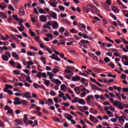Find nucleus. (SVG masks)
I'll use <instances>...</instances> for the list:
<instances>
[{
  "mask_svg": "<svg viewBox=\"0 0 128 128\" xmlns=\"http://www.w3.org/2000/svg\"><path fill=\"white\" fill-rule=\"evenodd\" d=\"M74 92L77 94H80V98H84L86 96L87 94H90V90L86 89V87L83 88H80V86H76L74 88Z\"/></svg>",
  "mask_w": 128,
  "mask_h": 128,
  "instance_id": "obj_1",
  "label": "nucleus"
},
{
  "mask_svg": "<svg viewBox=\"0 0 128 128\" xmlns=\"http://www.w3.org/2000/svg\"><path fill=\"white\" fill-rule=\"evenodd\" d=\"M104 110L106 112L110 118H114V113L112 112H114V108H112V106H108L104 108Z\"/></svg>",
  "mask_w": 128,
  "mask_h": 128,
  "instance_id": "obj_2",
  "label": "nucleus"
},
{
  "mask_svg": "<svg viewBox=\"0 0 128 128\" xmlns=\"http://www.w3.org/2000/svg\"><path fill=\"white\" fill-rule=\"evenodd\" d=\"M115 106H117V108L118 110H124V108H128V104H122V102H117L116 103H114Z\"/></svg>",
  "mask_w": 128,
  "mask_h": 128,
  "instance_id": "obj_3",
  "label": "nucleus"
},
{
  "mask_svg": "<svg viewBox=\"0 0 128 128\" xmlns=\"http://www.w3.org/2000/svg\"><path fill=\"white\" fill-rule=\"evenodd\" d=\"M12 57V54L10 52H5V54H3L2 56V60H4V62H8V60H10V58Z\"/></svg>",
  "mask_w": 128,
  "mask_h": 128,
  "instance_id": "obj_4",
  "label": "nucleus"
},
{
  "mask_svg": "<svg viewBox=\"0 0 128 128\" xmlns=\"http://www.w3.org/2000/svg\"><path fill=\"white\" fill-rule=\"evenodd\" d=\"M122 62L126 66H128V56L126 55H123L122 58Z\"/></svg>",
  "mask_w": 128,
  "mask_h": 128,
  "instance_id": "obj_5",
  "label": "nucleus"
},
{
  "mask_svg": "<svg viewBox=\"0 0 128 128\" xmlns=\"http://www.w3.org/2000/svg\"><path fill=\"white\" fill-rule=\"evenodd\" d=\"M22 96L23 98H27L30 100V92H26L22 94Z\"/></svg>",
  "mask_w": 128,
  "mask_h": 128,
  "instance_id": "obj_6",
  "label": "nucleus"
},
{
  "mask_svg": "<svg viewBox=\"0 0 128 128\" xmlns=\"http://www.w3.org/2000/svg\"><path fill=\"white\" fill-rule=\"evenodd\" d=\"M94 96L96 100H98L99 98H100V100H102V102H104V100H106V98H104V94H101L100 96L98 94H96L94 95Z\"/></svg>",
  "mask_w": 128,
  "mask_h": 128,
  "instance_id": "obj_7",
  "label": "nucleus"
},
{
  "mask_svg": "<svg viewBox=\"0 0 128 128\" xmlns=\"http://www.w3.org/2000/svg\"><path fill=\"white\" fill-rule=\"evenodd\" d=\"M86 8L89 12H92V8L96 10H98V8H96V7L94 6V5L92 4H88L86 6Z\"/></svg>",
  "mask_w": 128,
  "mask_h": 128,
  "instance_id": "obj_8",
  "label": "nucleus"
},
{
  "mask_svg": "<svg viewBox=\"0 0 128 128\" xmlns=\"http://www.w3.org/2000/svg\"><path fill=\"white\" fill-rule=\"evenodd\" d=\"M90 120L94 122V124H98V120L94 116L92 115H90Z\"/></svg>",
  "mask_w": 128,
  "mask_h": 128,
  "instance_id": "obj_9",
  "label": "nucleus"
},
{
  "mask_svg": "<svg viewBox=\"0 0 128 128\" xmlns=\"http://www.w3.org/2000/svg\"><path fill=\"white\" fill-rule=\"evenodd\" d=\"M40 22H46V20H48V18H46V16L44 15H41L40 18Z\"/></svg>",
  "mask_w": 128,
  "mask_h": 128,
  "instance_id": "obj_10",
  "label": "nucleus"
},
{
  "mask_svg": "<svg viewBox=\"0 0 128 128\" xmlns=\"http://www.w3.org/2000/svg\"><path fill=\"white\" fill-rule=\"evenodd\" d=\"M72 82H78V80H80V76L78 75H75L72 76Z\"/></svg>",
  "mask_w": 128,
  "mask_h": 128,
  "instance_id": "obj_11",
  "label": "nucleus"
},
{
  "mask_svg": "<svg viewBox=\"0 0 128 128\" xmlns=\"http://www.w3.org/2000/svg\"><path fill=\"white\" fill-rule=\"evenodd\" d=\"M60 90H62V92H66L68 90V87L66 84H62L60 86Z\"/></svg>",
  "mask_w": 128,
  "mask_h": 128,
  "instance_id": "obj_12",
  "label": "nucleus"
},
{
  "mask_svg": "<svg viewBox=\"0 0 128 128\" xmlns=\"http://www.w3.org/2000/svg\"><path fill=\"white\" fill-rule=\"evenodd\" d=\"M50 58L52 60H54L57 62H60V58L58 56L56 57V54H52V56H50Z\"/></svg>",
  "mask_w": 128,
  "mask_h": 128,
  "instance_id": "obj_13",
  "label": "nucleus"
},
{
  "mask_svg": "<svg viewBox=\"0 0 128 128\" xmlns=\"http://www.w3.org/2000/svg\"><path fill=\"white\" fill-rule=\"evenodd\" d=\"M59 93L60 94L58 95V98H62L64 100H66L67 98L64 96V93L62 92L61 90H59Z\"/></svg>",
  "mask_w": 128,
  "mask_h": 128,
  "instance_id": "obj_14",
  "label": "nucleus"
},
{
  "mask_svg": "<svg viewBox=\"0 0 128 128\" xmlns=\"http://www.w3.org/2000/svg\"><path fill=\"white\" fill-rule=\"evenodd\" d=\"M90 44V42L88 40H82L80 41V42L79 43V45L80 46V48H82V44Z\"/></svg>",
  "mask_w": 128,
  "mask_h": 128,
  "instance_id": "obj_15",
  "label": "nucleus"
},
{
  "mask_svg": "<svg viewBox=\"0 0 128 128\" xmlns=\"http://www.w3.org/2000/svg\"><path fill=\"white\" fill-rule=\"evenodd\" d=\"M14 104H17V105L22 104V103H20V98H16L14 99Z\"/></svg>",
  "mask_w": 128,
  "mask_h": 128,
  "instance_id": "obj_16",
  "label": "nucleus"
},
{
  "mask_svg": "<svg viewBox=\"0 0 128 128\" xmlns=\"http://www.w3.org/2000/svg\"><path fill=\"white\" fill-rule=\"evenodd\" d=\"M91 100H94V97L92 95H89L87 96L86 98V101L88 102H90Z\"/></svg>",
  "mask_w": 128,
  "mask_h": 128,
  "instance_id": "obj_17",
  "label": "nucleus"
},
{
  "mask_svg": "<svg viewBox=\"0 0 128 128\" xmlns=\"http://www.w3.org/2000/svg\"><path fill=\"white\" fill-rule=\"evenodd\" d=\"M89 56H90L92 58H93V60H96V62H98V56H96V55L94 54L90 53L89 54Z\"/></svg>",
  "mask_w": 128,
  "mask_h": 128,
  "instance_id": "obj_18",
  "label": "nucleus"
},
{
  "mask_svg": "<svg viewBox=\"0 0 128 128\" xmlns=\"http://www.w3.org/2000/svg\"><path fill=\"white\" fill-rule=\"evenodd\" d=\"M28 114L24 115V122L25 124H26V125H28Z\"/></svg>",
  "mask_w": 128,
  "mask_h": 128,
  "instance_id": "obj_19",
  "label": "nucleus"
},
{
  "mask_svg": "<svg viewBox=\"0 0 128 128\" xmlns=\"http://www.w3.org/2000/svg\"><path fill=\"white\" fill-rule=\"evenodd\" d=\"M27 54L28 56H36V52H27Z\"/></svg>",
  "mask_w": 128,
  "mask_h": 128,
  "instance_id": "obj_20",
  "label": "nucleus"
},
{
  "mask_svg": "<svg viewBox=\"0 0 128 128\" xmlns=\"http://www.w3.org/2000/svg\"><path fill=\"white\" fill-rule=\"evenodd\" d=\"M80 28L84 30H82V32H86V34H88V31H86V26L84 24H80Z\"/></svg>",
  "mask_w": 128,
  "mask_h": 128,
  "instance_id": "obj_21",
  "label": "nucleus"
},
{
  "mask_svg": "<svg viewBox=\"0 0 128 128\" xmlns=\"http://www.w3.org/2000/svg\"><path fill=\"white\" fill-rule=\"evenodd\" d=\"M48 102H46V104H48V106H52L54 104V101H52V98H48Z\"/></svg>",
  "mask_w": 128,
  "mask_h": 128,
  "instance_id": "obj_22",
  "label": "nucleus"
},
{
  "mask_svg": "<svg viewBox=\"0 0 128 128\" xmlns=\"http://www.w3.org/2000/svg\"><path fill=\"white\" fill-rule=\"evenodd\" d=\"M44 82V84L46 86H48L50 84V80H47L46 79H43Z\"/></svg>",
  "mask_w": 128,
  "mask_h": 128,
  "instance_id": "obj_23",
  "label": "nucleus"
},
{
  "mask_svg": "<svg viewBox=\"0 0 128 128\" xmlns=\"http://www.w3.org/2000/svg\"><path fill=\"white\" fill-rule=\"evenodd\" d=\"M58 24L56 22H54L52 24V28H54V30H58Z\"/></svg>",
  "mask_w": 128,
  "mask_h": 128,
  "instance_id": "obj_24",
  "label": "nucleus"
},
{
  "mask_svg": "<svg viewBox=\"0 0 128 128\" xmlns=\"http://www.w3.org/2000/svg\"><path fill=\"white\" fill-rule=\"evenodd\" d=\"M52 82H54V84H62V82H60V80H59L56 79V80H51Z\"/></svg>",
  "mask_w": 128,
  "mask_h": 128,
  "instance_id": "obj_25",
  "label": "nucleus"
},
{
  "mask_svg": "<svg viewBox=\"0 0 128 128\" xmlns=\"http://www.w3.org/2000/svg\"><path fill=\"white\" fill-rule=\"evenodd\" d=\"M112 10L116 14H118V12H120V10H118V8L114 6L112 7Z\"/></svg>",
  "mask_w": 128,
  "mask_h": 128,
  "instance_id": "obj_26",
  "label": "nucleus"
},
{
  "mask_svg": "<svg viewBox=\"0 0 128 128\" xmlns=\"http://www.w3.org/2000/svg\"><path fill=\"white\" fill-rule=\"evenodd\" d=\"M5 86L6 88L4 89V90H8L9 88H10V90H12V86L10 84H6L5 85Z\"/></svg>",
  "mask_w": 128,
  "mask_h": 128,
  "instance_id": "obj_27",
  "label": "nucleus"
},
{
  "mask_svg": "<svg viewBox=\"0 0 128 128\" xmlns=\"http://www.w3.org/2000/svg\"><path fill=\"white\" fill-rule=\"evenodd\" d=\"M114 98H110V101L111 102L113 106H116V108H118V105H114V104L118 102H120L118 101L117 100H116L115 102L114 101Z\"/></svg>",
  "mask_w": 128,
  "mask_h": 128,
  "instance_id": "obj_28",
  "label": "nucleus"
},
{
  "mask_svg": "<svg viewBox=\"0 0 128 128\" xmlns=\"http://www.w3.org/2000/svg\"><path fill=\"white\" fill-rule=\"evenodd\" d=\"M65 72H66V74H72V70L70 67V66H67V68H66V70H65Z\"/></svg>",
  "mask_w": 128,
  "mask_h": 128,
  "instance_id": "obj_29",
  "label": "nucleus"
},
{
  "mask_svg": "<svg viewBox=\"0 0 128 128\" xmlns=\"http://www.w3.org/2000/svg\"><path fill=\"white\" fill-rule=\"evenodd\" d=\"M108 30H110V32H116V28H114V26H109L108 27Z\"/></svg>",
  "mask_w": 128,
  "mask_h": 128,
  "instance_id": "obj_30",
  "label": "nucleus"
},
{
  "mask_svg": "<svg viewBox=\"0 0 128 128\" xmlns=\"http://www.w3.org/2000/svg\"><path fill=\"white\" fill-rule=\"evenodd\" d=\"M12 56L14 58H18V54L16 52H12Z\"/></svg>",
  "mask_w": 128,
  "mask_h": 128,
  "instance_id": "obj_31",
  "label": "nucleus"
},
{
  "mask_svg": "<svg viewBox=\"0 0 128 128\" xmlns=\"http://www.w3.org/2000/svg\"><path fill=\"white\" fill-rule=\"evenodd\" d=\"M11 66H14V68H16V62H15L14 61V60H10V62H9Z\"/></svg>",
  "mask_w": 128,
  "mask_h": 128,
  "instance_id": "obj_32",
  "label": "nucleus"
},
{
  "mask_svg": "<svg viewBox=\"0 0 128 128\" xmlns=\"http://www.w3.org/2000/svg\"><path fill=\"white\" fill-rule=\"evenodd\" d=\"M0 17L2 18H8V16H6V15L4 13L2 12H0Z\"/></svg>",
  "mask_w": 128,
  "mask_h": 128,
  "instance_id": "obj_33",
  "label": "nucleus"
},
{
  "mask_svg": "<svg viewBox=\"0 0 128 128\" xmlns=\"http://www.w3.org/2000/svg\"><path fill=\"white\" fill-rule=\"evenodd\" d=\"M44 50L46 52H48V54H52V51L48 46L45 47Z\"/></svg>",
  "mask_w": 128,
  "mask_h": 128,
  "instance_id": "obj_34",
  "label": "nucleus"
},
{
  "mask_svg": "<svg viewBox=\"0 0 128 128\" xmlns=\"http://www.w3.org/2000/svg\"><path fill=\"white\" fill-rule=\"evenodd\" d=\"M70 30L72 34H78V30H76L74 28H73Z\"/></svg>",
  "mask_w": 128,
  "mask_h": 128,
  "instance_id": "obj_35",
  "label": "nucleus"
},
{
  "mask_svg": "<svg viewBox=\"0 0 128 128\" xmlns=\"http://www.w3.org/2000/svg\"><path fill=\"white\" fill-rule=\"evenodd\" d=\"M40 60L44 64H46V58L42 56L40 58Z\"/></svg>",
  "mask_w": 128,
  "mask_h": 128,
  "instance_id": "obj_36",
  "label": "nucleus"
},
{
  "mask_svg": "<svg viewBox=\"0 0 128 128\" xmlns=\"http://www.w3.org/2000/svg\"><path fill=\"white\" fill-rule=\"evenodd\" d=\"M78 103L80 104H82L84 106L86 104V101H84V99H80Z\"/></svg>",
  "mask_w": 128,
  "mask_h": 128,
  "instance_id": "obj_37",
  "label": "nucleus"
},
{
  "mask_svg": "<svg viewBox=\"0 0 128 128\" xmlns=\"http://www.w3.org/2000/svg\"><path fill=\"white\" fill-rule=\"evenodd\" d=\"M48 76H49V78L50 80H52V78H54V74H52V73L51 72H47Z\"/></svg>",
  "mask_w": 128,
  "mask_h": 128,
  "instance_id": "obj_38",
  "label": "nucleus"
},
{
  "mask_svg": "<svg viewBox=\"0 0 128 128\" xmlns=\"http://www.w3.org/2000/svg\"><path fill=\"white\" fill-rule=\"evenodd\" d=\"M26 80L29 82V84H32V80H30V76H28L26 78Z\"/></svg>",
  "mask_w": 128,
  "mask_h": 128,
  "instance_id": "obj_39",
  "label": "nucleus"
},
{
  "mask_svg": "<svg viewBox=\"0 0 128 128\" xmlns=\"http://www.w3.org/2000/svg\"><path fill=\"white\" fill-rule=\"evenodd\" d=\"M4 92H8L10 96H12V94H14V92H12V91L11 90H4Z\"/></svg>",
  "mask_w": 128,
  "mask_h": 128,
  "instance_id": "obj_40",
  "label": "nucleus"
},
{
  "mask_svg": "<svg viewBox=\"0 0 128 128\" xmlns=\"http://www.w3.org/2000/svg\"><path fill=\"white\" fill-rule=\"evenodd\" d=\"M20 16H24V9H20L19 10Z\"/></svg>",
  "mask_w": 128,
  "mask_h": 128,
  "instance_id": "obj_41",
  "label": "nucleus"
},
{
  "mask_svg": "<svg viewBox=\"0 0 128 128\" xmlns=\"http://www.w3.org/2000/svg\"><path fill=\"white\" fill-rule=\"evenodd\" d=\"M0 8L4 10V8H6V6H4V3L0 4Z\"/></svg>",
  "mask_w": 128,
  "mask_h": 128,
  "instance_id": "obj_42",
  "label": "nucleus"
},
{
  "mask_svg": "<svg viewBox=\"0 0 128 128\" xmlns=\"http://www.w3.org/2000/svg\"><path fill=\"white\" fill-rule=\"evenodd\" d=\"M57 16L58 14H56V13L54 12L52 14V18H54V20H56L58 18Z\"/></svg>",
  "mask_w": 128,
  "mask_h": 128,
  "instance_id": "obj_43",
  "label": "nucleus"
},
{
  "mask_svg": "<svg viewBox=\"0 0 128 128\" xmlns=\"http://www.w3.org/2000/svg\"><path fill=\"white\" fill-rule=\"evenodd\" d=\"M66 118L69 121L72 120V118H74V117L72 116L70 114H68L67 116H66Z\"/></svg>",
  "mask_w": 128,
  "mask_h": 128,
  "instance_id": "obj_44",
  "label": "nucleus"
},
{
  "mask_svg": "<svg viewBox=\"0 0 128 128\" xmlns=\"http://www.w3.org/2000/svg\"><path fill=\"white\" fill-rule=\"evenodd\" d=\"M45 36H46L48 37V38H54V35L50 34H45Z\"/></svg>",
  "mask_w": 128,
  "mask_h": 128,
  "instance_id": "obj_45",
  "label": "nucleus"
},
{
  "mask_svg": "<svg viewBox=\"0 0 128 128\" xmlns=\"http://www.w3.org/2000/svg\"><path fill=\"white\" fill-rule=\"evenodd\" d=\"M35 40L36 42H38V44H41L42 41L40 40V36H35Z\"/></svg>",
  "mask_w": 128,
  "mask_h": 128,
  "instance_id": "obj_46",
  "label": "nucleus"
},
{
  "mask_svg": "<svg viewBox=\"0 0 128 128\" xmlns=\"http://www.w3.org/2000/svg\"><path fill=\"white\" fill-rule=\"evenodd\" d=\"M60 58H63V60H68V58L64 57V54L60 53Z\"/></svg>",
  "mask_w": 128,
  "mask_h": 128,
  "instance_id": "obj_47",
  "label": "nucleus"
},
{
  "mask_svg": "<svg viewBox=\"0 0 128 128\" xmlns=\"http://www.w3.org/2000/svg\"><path fill=\"white\" fill-rule=\"evenodd\" d=\"M53 120L56 122H60V120L59 118L55 117L53 118Z\"/></svg>",
  "mask_w": 128,
  "mask_h": 128,
  "instance_id": "obj_48",
  "label": "nucleus"
},
{
  "mask_svg": "<svg viewBox=\"0 0 128 128\" xmlns=\"http://www.w3.org/2000/svg\"><path fill=\"white\" fill-rule=\"evenodd\" d=\"M64 30H66V29L64 27H60L59 28V32L61 34H63V32H64Z\"/></svg>",
  "mask_w": 128,
  "mask_h": 128,
  "instance_id": "obj_49",
  "label": "nucleus"
},
{
  "mask_svg": "<svg viewBox=\"0 0 128 128\" xmlns=\"http://www.w3.org/2000/svg\"><path fill=\"white\" fill-rule=\"evenodd\" d=\"M16 68L18 70H22V65L20 64V63L16 62Z\"/></svg>",
  "mask_w": 128,
  "mask_h": 128,
  "instance_id": "obj_50",
  "label": "nucleus"
},
{
  "mask_svg": "<svg viewBox=\"0 0 128 128\" xmlns=\"http://www.w3.org/2000/svg\"><path fill=\"white\" fill-rule=\"evenodd\" d=\"M36 114H37V115L38 116H42V112L40 111H36Z\"/></svg>",
  "mask_w": 128,
  "mask_h": 128,
  "instance_id": "obj_51",
  "label": "nucleus"
},
{
  "mask_svg": "<svg viewBox=\"0 0 128 128\" xmlns=\"http://www.w3.org/2000/svg\"><path fill=\"white\" fill-rule=\"evenodd\" d=\"M15 122L17 124H20V125H22V120H16L15 121Z\"/></svg>",
  "mask_w": 128,
  "mask_h": 128,
  "instance_id": "obj_52",
  "label": "nucleus"
},
{
  "mask_svg": "<svg viewBox=\"0 0 128 128\" xmlns=\"http://www.w3.org/2000/svg\"><path fill=\"white\" fill-rule=\"evenodd\" d=\"M118 120H119V122H124V116H120L119 119H118Z\"/></svg>",
  "mask_w": 128,
  "mask_h": 128,
  "instance_id": "obj_53",
  "label": "nucleus"
},
{
  "mask_svg": "<svg viewBox=\"0 0 128 128\" xmlns=\"http://www.w3.org/2000/svg\"><path fill=\"white\" fill-rule=\"evenodd\" d=\"M104 61L105 62H106V64H108V62H110V58L108 57H106L105 58H104Z\"/></svg>",
  "mask_w": 128,
  "mask_h": 128,
  "instance_id": "obj_54",
  "label": "nucleus"
},
{
  "mask_svg": "<svg viewBox=\"0 0 128 128\" xmlns=\"http://www.w3.org/2000/svg\"><path fill=\"white\" fill-rule=\"evenodd\" d=\"M50 94L52 96H56V92H54V90H51Z\"/></svg>",
  "mask_w": 128,
  "mask_h": 128,
  "instance_id": "obj_55",
  "label": "nucleus"
},
{
  "mask_svg": "<svg viewBox=\"0 0 128 128\" xmlns=\"http://www.w3.org/2000/svg\"><path fill=\"white\" fill-rule=\"evenodd\" d=\"M30 48L31 50H34V52H38V48L34 46H30Z\"/></svg>",
  "mask_w": 128,
  "mask_h": 128,
  "instance_id": "obj_56",
  "label": "nucleus"
},
{
  "mask_svg": "<svg viewBox=\"0 0 128 128\" xmlns=\"http://www.w3.org/2000/svg\"><path fill=\"white\" fill-rule=\"evenodd\" d=\"M14 18L15 20H16L17 22H18V20L20 18L18 16V15L16 14H14L12 16Z\"/></svg>",
  "mask_w": 128,
  "mask_h": 128,
  "instance_id": "obj_57",
  "label": "nucleus"
},
{
  "mask_svg": "<svg viewBox=\"0 0 128 128\" xmlns=\"http://www.w3.org/2000/svg\"><path fill=\"white\" fill-rule=\"evenodd\" d=\"M29 32L30 34H31L32 36H36V33L34 32V31L30 30H29Z\"/></svg>",
  "mask_w": 128,
  "mask_h": 128,
  "instance_id": "obj_58",
  "label": "nucleus"
},
{
  "mask_svg": "<svg viewBox=\"0 0 128 128\" xmlns=\"http://www.w3.org/2000/svg\"><path fill=\"white\" fill-rule=\"evenodd\" d=\"M56 4H58V3L51 2L50 4V6H51L52 8H56Z\"/></svg>",
  "mask_w": 128,
  "mask_h": 128,
  "instance_id": "obj_59",
  "label": "nucleus"
},
{
  "mask_svg": "<svg viewBox=\"0 0 128 128\" xmlns=\"http://www.w3.org/2000/svg\"><path fill=\"white\" fill-rule=\"evenodd\" d=\"M14 74H15L18 75L20 74V71L18 70H13Z\"/></svg>",
  "mask_w": 128,
  "mask_h": 128,
  "instance_id": "obj_60",
  "label": "nucleus"
},
{
  "mask_svg": "<svg viewBox=\"0 0 128 128\" xmlns=\"http://www.w3.org/2000/svg\"><path fill=\"white\" fill-rule=\"evenodd\" d=\"M8 9L10 10L14 11V8L12 5L8 6Z\"/></svg>",
  "mask_w": 128,
  "mask_h": 128,
  "instance_id": "obj_61",
  "label": "nucleus"
},
{
  "mask_svg": "<svg viewBox=\"0 0 128 128\" xmlns=\"http://www.w3.org/2000/svg\"><path fill=\"white\" fill-rule=\"evenodd\" d=\"M122 50L124 52H128V46H126V48H122Z\"/></svg>",
  "mask_w": 128,
  "mask_h": 128,
  "instance_id": "obj_62",
  "label": "nucleus"
},
{
  "mask_svg": "<svg viewBox=\"0 0 128 128\" xmlns=\"http://www.w3.org/2000/svg\"><path fill=\"white\" fill-rule=\"evenodd\" d=\"M91 88H92V90H96L98 86H96L94 84H90Z\"/></svg>",
  "mask_w": 128,
  "mask_h": 128,
  "instance_id": "obj_63",
  "label": "nucleus"
},
{
  "mask_svg": "<svg viewBox=\"0 0 128 128\" xmlns=\"http://www.w3.org/2000/svg\"><path fill=\"white\" fill-rule=\"evenodd\" d=\"M7 114H14V111L12 109H10L8 110Z\"/></svg>",
  "mask_w": 128,
  "mask_h": 128,
  "instance_id": "obj_64",
  "label": "nucleus"
}]
</instances>
